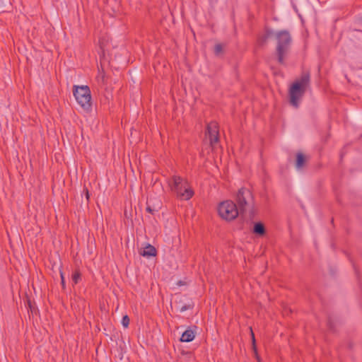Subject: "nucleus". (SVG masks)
I'll return each instance as SVG.
<instances>
[{
    "mask_svg": "<svg viewBox=\"0 0 362 362\" xmlns=\"http://www.w3.org/2000/svg\"><path fill=\"white\" fill-rule=\"evenodd\" d=\"M74 96L78 105L86 112H90L92 109L90 90L88 86H74Z\"/></svg>",
    "mask_w": 362,
    "mask_h": 362,
    "instance_id": "4",
    "label": "nucleus"
},
{
    "mask_svg": "<svg viewBox=\"0 0 362 362\" xmlns=\"http://www.w3.org/2000/svg\"><path fill=\"white\" fill-rule=\"evenodd\" d=\"M187 356H188V359H189V360H190V359H191V358L192 357V354H191V353H189V354H187Z\"/></svg>",
    "mask_w": 362,
    "mask_h": 362,
    "instance_id": "24",
    "label": "nucleus"
},
{
    "mask_svg": "<svg viewBox=\"0 0 362 362\" xmlns=\"http://www.w3.org/2000/svg\"><path fill=\"white\" fill-rule=\"evenodd\" d=\"M156 253L157 252L155 247L150 244H148V245L145 247L141 252H140L141 255L147 257H155Z\"/></svg>",
    "mask_w": 362,
    "mask_h": 362,
    "instance_id": "10",
    "label": "nucleus"
},
{
    "mask_svg": "<svg viewBox=\"0 0 362 362\" xmlns=\"http://www.w3.org/2000/svg\"><path fill=\"white\" fill-rule=\"evenodd\" d=\"M237 206L240 214H244L247 209L252 211L255 209V199L252 193L249 189L242 187L238 189L235 195Z\"/></svg>",
    "mask_w": 362,
    "mask_h": 362,
    "instance_id": "3",
    "label": "nucleus"
},
{
    "mask_svg": "<svg viewBox=\"0 0 362 362\" xmlns=\"http://www.w3.org/2000/svg\"><path fill=\"white\" fill-rule=\"evenodd\" d=\"M273 39L276 44L275 54L277 61L280 64H284L292 43L291 33L287 30H274Z\"/></svg>",
    "mask_w": 362,
    "mask_h": 362,
    "instance_id": "1",
    "label": "nucleus"
},
{
    "mask_svg": "<svg viewBox=\"0 0 362 362\" xmlns=\"http://www.w3.org/2000/svg\"><path fill=\"white\" fill-rule=\"evenodd\" d=\"M27 305V306L29 308V309H30V312H31L32 313H33L34 312H35V306L32 304V302H31V300H30V299H28H28L26 300V305Z\"/></svg>",
    "mask_w": 362,
    "mask_h": 362,
    "instance_id": "19",
    "label": "nucleus"
},
{
    "mask_svg": "<svg viewBox=\"0 0 362 362\" xmlns=\"http://www.w3.org/2000/svg\"><path fill=\"white\" fill-rule=\"evenodd\" d=\"M193 308V305L192 304H185V305H183L182 306H178L177 307V310L180 312V313H183L187 310H189V309H192Z\"/></svg>",
    "mask_w": 362,
    "mask_h": 362,
    "instance_id": "14",
    "label": "nucleus"
},
{
    "mask_svg": "<svg viewBox=\"0 0 362 362\" xmlns=\"http://www.w3.org/2000/svg\"><path fill=\"white\" fill-rule=\"evenodd\" d=\"M327 325H328L329 329L334 330V325H333L331 318H329L328 322H327Z\"/></svg>",
    "mask_w": 362,
    "mask_h": 362,
    "instance_id": "20",
    "label": "nucleus"
},
{
    "mask_svg": "<svg viewBox=\"0 0 362 362\" xmlns=\"http://www.w3.org/2000/svg\"><path fill=\"white\" fill-rule=\"evenodd\" d=\"M305 90L300 87L298 83H293L289 90L290 103L295 107H298L299 100L303 97Z\"/></svg>",
    "mask_w": 362,
    "mask_h": 362,
    "instance_id": "6",
    "label": "nucleus"
},
{
    "mask_svg": "<svg viewBox=\"0 0 362 362\" xmlns=\"http://www.w3.org/2000/svg\"><path fill=\"white\" fill-rule=\"evenodd\" d=\"M293 83H298L300 87L306 90L307 87L310 83V74L309 73H303L300 78L296 81Z\"/></svg>",
    "mask_w": 362,
    "mask_h": 362,
    "instance_id": "9",
    "label": "nucleus"
},
{
    "mask_svg": "<svg viewBox=\"0 0 362 362\" xmlns=\"http://www.w3.org/2000/svg\"><path fill=\"white\" fill-rule=\"evenodd\" d=\"M146 211H148L150 214H153L154 210L150 206H148L146 207Z\"/></svg>",
    "mask_w": 362,
    "mask_h": 362,
    "instance_id": "22",
    "label": "nucleus"
},
{
    "mask_svg": "<svg viewBox=\"0 0 362 362\" xmlns=\"http://www.w3.org/2000/svg\"><path fill=\"white\" fill-rule=\"evenodd\" d=\"M86 199L88 200V199H89V193H88V189H86Z\"/></svg>",
    "mask_w": 362,
    "mask_h": 362,
    "instance_id": "23",
    "label": "nucleus"
},
{
    "mask_svg": "<svg viewBox=\"0 0 362 362\" xmlns=\"http://www.w3.org/2000/svg\"><path fill=\"white\" fill-rule=\"evenodd\" d=\"M218 211L220 216L226 221H233L239 214H241L236 204L231 200L221 202L218 207Z\"/></svg>",
    "mask_w": 362,
    "mask_h": 362,
    "instance_id": "5",
    "label": "nucleus"
},
{
    "mask_svg": "<svg viewBox=\"0 0 362 362\" xmlns=\"http://www.w3.org/2000/svg\"><path fill=\"white\" fill-rule=\"evenodd\" d=\"M81 278V273L78 271H75L72 275V281L75 284L78 282L79 279Z\"/></svg>",
    "mask_w": 362,
    "mask_h": 362,
    "instance_id": "16",
    "label": "nucleus"
},
{
    "mask_svg": "<svg viewBox=\"0 0 362 362\" xmlns=\"http://www.w3.org/2000/svg\"><path fill=\"white\" fill-rule=\"evenodd\" d=\"M194 337L195 334L194 331L191 329H187L182 333L180 337V341L183 342H190L194 339Z\"/></svg>",
    "mask_w": 362,
    "mask_h": 362,
    "instance_id": "11",
    "label": "nucleus"
},
{
    "mask_svg": "<svg viewBox=\"0 0 362 362\" xmlns=\"http://www.w3.org/2000/svg\"><path fill=\"white\" fill-rule=\"evenodd\" d=\"M171 191L182 199L188 200L194 194V192L188 186L187 181L180 176L174 175L168 181Z\"/></svg>",
    "mask_w": 362,
    "mask_h": 362,
    "instance_id": "2",
    "label": "nucleus"
},
{
    "mask_svg": "<svg viewBox=\"0 0 362 362\" xmlns=\"http://www.w3.org/2000/svg\"><path fill=\"white\" fill-rule=\"evenodd\" d=\"M306 163V157L303 153L298 152L296 154V168L300 170L304 168Z\"/></svg>",
    "mask_w": 362,
    "mask_h": 362,
    "instance_id": "12",
    "label": "nucleus"
},
{
    "mask_svg": "<svg viewBox=\"0 0 362 362\" xmlns=\"http://www.w3.org/2000/svg\"><path fill=\"white\" fill-rule=\"evenodd\" d=\"M60 276H61V283H62V285L63 286V288H65V280H64V274L63 273L61 272H60Z\"/></svg>",
    "mask_w": 362,
    "mask_h": 362,
    "instance_id": "21",
    "label": "nucleus"
},
{
    "mask_svg": "<svg viewBox=\"0 0 362 362\" xmlns=\"http://www.w3.org/2000/svg\"><path fill=\"white\" fill-rule=\"evenodd\" d=\"M251 333H252V345H253L254 351L257 356V359L258 362H260V358L258 357L257 350H256L255 335H254V333L252 329H251Z\"/></svg>",
    "mask_w": 362,
    "mask_h": 362,
    "instance_id": "18",
    "label": "nucleus"
},
{
    "mask_svg": "<svg viewBox=\"0 0 362 362\" xmlns=\"http://www.w3.org/2000/svg\"><path fill=\"white\" fill-rule=\"evenodd\" d=\"M223 52V46L221 44H216L214 47V54L220 55Z\"/></svg>",
    "mask_w": 362,
    "mask_h": 362,
    "instance_id": "15",
    "label": "nucleus"
},
{
    "mask_svg": "<svg viewBox=\"0 0 362 362\" xmlns=\"http://www.w3.org/2000/svg\"><path fill=\"white\" fill-rule=\"evenodd\" d=\"M129 317L126 315L122 317V325L124 326V327L127 328L129 325Z\"/></svg>",
    "mask_w": 362,
    "mask_h": 362,
    "instance_id": "17",
    "label": "nucleus"
},
{
    "mask_svg": "<svg viewBox=\"0 0 362 362\" xmlns=\"http://www.w3.org/2000/svg\"><path fill=\"white\" fill-rule=\"evenodd\" d=\"M274 30L267 28L264 33L258 37L257 42L260 46H263L267 43L269 38H273Z\"/></svg>",
    "mask_w": 362,
    "mask_h": 362,
    "instance_id": "8",
    "label": "nucleus"
},
{
    "mask_svg": "<svg viewBox=\"0 0 362 362\" xmlns=\"http://www.w3.org/2000/svg\"><path fill=\"white\" fill-rule=\"evenodd\" d=\"M253 233L259 235H264L266 233L264 224L260 222L256 223L254 225Z\"/></svg>",
    "mask_w": 362,
    "mask_h": 362,
    "instance_id": "13",
    "label": "nucleus"
},
{
    "mask_svg": "<svg viewBox=\"0 0 362 362\" xmlns=\"http://www.w3.org/2000/svg\"><path fill=\"white\" fill-rule=\"evenodd\" d=\"M206 134L209 136L210 145L214 146L219 140L218 124L216 122L209 123L206 127Z\"/></svg>",
    "mask_w": 362,
    "mask_h": 362,
    "instance_id": "7",
    "label": "nucleus"
}]
</instances>
